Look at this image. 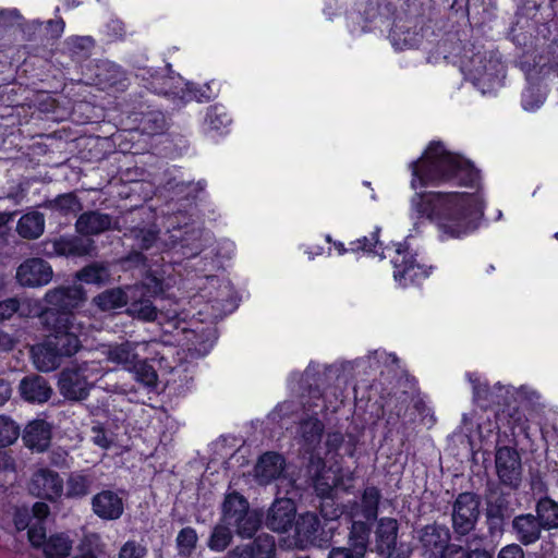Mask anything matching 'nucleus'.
<instances>
[{
    "mask_svg": "<svg viewBox=\"0 0 558 558\" xmlns=\"http://www.w3.org/2000/svg\"><path fill=\"white\" fill-rule=\"evenodd\" d=\"M411 206L420 216L437 227L439 239H460L477 228L483 216L484 201L480 193H416Z\"/></svg>",
    "mask_w": 558,
    "mask_h": 558,
    "instance_id": "f257e3e1",
    "label": "nucleus"
},
{
    "mask_svg": "<svg viewBox=\"0 0 558 558\" xmlns=\"http://www.w3.org/2000/svg\"><path fill=\"white\" fill-rule=\"evenodd\" d=\"M168 340L151 338L142 341V395H148L147 403L151 409L162 407L160 395L169 388L174 393H181L187 387L192 377L186 374L183 365L170 367L168 359L173 355L174 349Z\"/></svg>",
    "mask_w": 558,
    "mask_h": 558,
    "instance_id": "f03ea898",
    "label": "nucleus"
},
{
    "mask_svg": "<svg viewBox=\"0 0 558 558\" xmlns=\"http://www.w3.org/2000/svg\"><path fill=\"white\" fill-rule=\"evenodd\" d=\"M412 172L411 187L416 190L445 183L474 184L478 173L459 155L448 151L440 142H432L421 158L409 165Z\"/></svg>",
    "mask_w": 558,
    "mask_h": 558,
    "instance_id": "7ed1b4c3",
    "label": "nucleus"
},
{
    "mask_svg": "<svg viewBox=\"0 0 558 558\" xmlns=\"http://www.w3.org/2000/svg\"><path fill=\"white\" fill-rule=\"evenodd\" d=\"M160 219L166 227L162 235H159L160 230H156L155 227L147 230L142 229V251L154 248L156 253H161L182 243V246H191L195 251L192 254L198 252L199 245L195 242L201 236L199 230L185 226L186 230L182 231V228L177 226L179 221L177 215L161 217Z\"/></svg>",
    "mask_w": 558,
    "mask_h": 558,
    "instance_id": "20e7f679",
    "label": "nucleus"
},
{
    "mask_svg": "<svg viewBox=\"0 0 558 558\" xmlns=\"http://www.w3.org/2000/svg\"><path fill=\"white\" fill-rule=\"evenodd\" d=\"M40 320L48 331L46 337L66 357L73 356L82 349L83 326L76 323V319H70L69 314L41 312Z\"/></svg>",
    "mask_w": 558,
    "mask_h": 558,
    "instance_id": "39448f33",
    "label": "nucleus"
},
{
    "mask_svg": "<svg viewBox=\"0 0 558 558\" xmlns=\"http://www.w3.org/2000/svg\"><path fill=\"white\" fill-rule=\"evenodd\" d=\"M418 542L424 555L432 558H492L486 550L475 549L468 551L460 546H448L450 532L447 527L438 524H429L417 532Z\"/></svg>",
    "mask_w": 558,
    "mask_h": 558,
    "instance_id": "423d86ee",
    "label": "nucleus"
},
{
    "mask_svg": "<svg viewBox=\"0 0 558 558\" xmlns=\"http://www.w3.org/2000/svg\"><path fill=\"white\" fill-rule=\"evenodd\" d=\"M170 70L168 65H165L161 71L148 70L147 74L149 77H144L145 81H149L146 88L158 95H165L171 97L173 100L181 102H187L192 100L203 101L209 99V96L204 95L193 84L184 82L180 75H168Z\"/></svg>",
    "mask_w": 558,
    "mask_h": 558,
    "instance_id": "0eeeda50",
    "label": "nucleus"
},
{
    "mask_svg": "<svg viewBox=\"0 0 558 558\" xmlns=\"http://www.w3.org/2000/svg\"><path fill=\"white\" fill-rule=\"evenodd\" d=\"M391 263L395 281L403 288L420 283L430 274V267L418 263L409 247L401 243L396 245Z\"/></svg>",
    "mask_w": 558,
    "mask_h": 558,
    "instance_id": "6e6552de",
    "label": "nucleus"
},
{
    "mask_svg": "<svg viewBox=\"0 0 558 558\" xmlns=\"http://www.w3.org/2000/svg\"><path fill=\"white\" fill-rule=\"evenodd\" d=\"M464 74L485 94V85L494 86L500 83L504 73L501 62L484 53L474 54L469 61L462 62Z\"/></svg>",
    "mask_w": 558,
    "mask_h": 558,
    "instance_id": "1a4fd4ad",
    "label": "nucleus"
},
{
    "mask_svg": "<svg viewBox=\"0 0 558 558\" xmlns=\"http://www.w3.org/2000/svg\"><path fill=\"white\" fill-rule=\"evenodd\" d=\"M90 367L87 362L71 364L59 376L60 393L71 401L85 400L92 387L88 381Z\"/></svg>",
    "mask_w": 558,
    "mask_h": 558,
    "instance_id": "9d476101",
    "label": "nucleus"
},
{
    "mask_svg": "<svg viewBox=\"0 0 558 558\" xmlns=\"http://www.w3.org/2000/svg\"><path fill=\"white\" fill-rule=\"evenodd\" d=\"M86 300V292L81 284L60 286L49 290L45 295L48 306L43 312L66 313L70 319H76L73 310Z\"/></svg>",
    "mask_w": 558,
    "mask_h": 558,
    "instance_id": "9b49d317",
    "label": "nucleus"
},
{
    "mask_svg": "<svg viewBox=\"0 0 558 558\" xmlns=\"http://www.w3.org/2000/svg\"><path fill=\"white\" fill-rule=\"evenodd\" d=\"M343 477L344 473L338 465L329 466L328 469L324 466L314 475L315 490L322 498H325L320 511L322 514L328 520H332L339 515L337 509L328 512L327 508L332 507L331 497L333 490L338 487L344 486Z\"/></svg>",
    "mask_w": 558,
    "mask_h": 558,
    "instance_id": "f8f14e48",
    "label": "nucleus"
},
{
    "mask_svg": "<svg viewBox=\"0 0 558 558\" xmlns=\"http://www.w3.org/2000/svg\"><path fill=\"white\" fill-rule=\"evenodd\" d=\"M183 350L187 351L191 359L205 356L214 345L215 332L209 326L196 328H182L175 336Z\"/></svg>",
    "mask_w": 558,
    "mask_h": 558,
    "instance_id": "ddd939ff",
    "label": "nucleus"
},
{
    "mask_svg": "<svg viewBox=\"0 0 558 558\" xmlns=\"http://www.w3.org/2000/svg\"><path fill=\"white\" fill-rule=\"evenodd\" d=\"M480 517V500L472 493L460 494L452 507V525L460 535L470 533Z\"/></svg>",
    "mask_w": 558,
    "mask_h": 558,
    "instance_id": "4468645a",
    "label": "nucleus"
},
{
    "mask_svg": "<svg viewBox=\"0 0 558 558\" xmlns=\"http://www.w3.org/2000/svg\"><path fill=\"white\" fill-rule=\"evenodd\" d=\"M29 492L39 499L56 501L62 496L63 480L58 472L41 468L33 474Z\"/></svg>",
    "mask_w": 558,
    "mask_h": 558,
    "instance_id": "2eb2a0df",
    "label": "nucleus"
},
{
    "mask_svg": "<svg viewBox=\"0 0 558 558\" xmlns=\"http://www.w3.org/2000/svg\"><path fill=\"white\" fill-rule=\"evenodd\" d=\"M496 471L500 482L517 488L521 483L522 466L518 451L510 447H501L496 451Z\"/></svg>",
    "mask_w": 558,
    "mask_h": 558,
    "instance_id": "dca6fc26",
    "label": "nucleus"
},
{
    "mask_svg": "<svg viewBox=\"0 0 558 558\" xmlns=\"http://www.w3.org/2000/svg\"><path fill=\"white\" fill-rule=\"evenodd\" d=\"M52 268L39 257L24 260L17 268L16 279L23 287L36 288L48 284L52 279Z\"/></svg>",
    "mask_w": 558,
    "mask_h": 558,
    "instance_id": "f3484780",
    "label": "nucleus"
},
{
    "mask_svg": "<svg viewBox=\"0 0 558 558\" xmlns=\"http://www.w3.org/2000/svg\"><path fill=\"white\" fill-rule=\"evenodd\" d=\"M295 506L291 498H277L268 510L266 525L276 532H286L295 520Z\"/></svg>",
    "mask_w": 558,
    "mask_h": 558,
    "instance_id": "a211bd4d",
    "label": "nucleus"
},
{
    "mask_svg": "<svg viewBox=\"0 0 558 558\" xmlns=\"http://www.w3.org/2000/svg\"><path fill=\"white\" fill-rule=\"evenodd\" d=\"M94 513L102 520H117L124 510L122 498L114 492L105 489L92 498Z\"/></svg>",
    "mask_w": 558,
    "mask_h": 558,
    "instance_id": "6ab92c4d",
    "label": "nucleus"
},
{
    "mask_svg": "<svg viewBox=\"0 0 558 558\" xmlns=\"http://www.w3.org/2000/svg\"><path fill=\"white\" fill-rule=\"evenodd\" d=\"M52 438V426L46 420H34L29 422L24 430V445L33 451H46Z\"/></svg>",
    "mask_w": 558,
    "mask_h": 558,
    "instance_id": "aec40b11",
    "label": "nucleus"
},
{
    "mask_svg": "<svg viewBox=\"0 0 558 558\" xmlns=\"http://www.w3.org/2000/svg\"><path fill=\"white\" fill-rule=\"evenodd\" d=\"M51 247L57 256L83 257L90 254L94 241L77 235H60L51 241Z\"/></svg>",
    "mask_w": 558,
    "mask_h": 558,
    "instance_id": "412c9836",
    "label": "nucleus"
},
{
    "mask_svg": "<svg viewBox=\"0 0 558 558\" xmlns=\"http://www.w3.org/2000/svg\"><path fill=\"white\" fill-rule=\"evenodd\" d=\"M21 397L29 403H45L52 396L48 380L39 375L26 376L20 383Z\"/></svg>",
    "mask_w": 558,
    "mask_h": 558,
    "instance_id": "4be33fe9",
    "label": "nucleus"
},
{
    "mask_svg": "<svg viewBox=\"0 0 558 558\" xmlns=\"http://www.w3.org/2000/svg\"><path fill=\"white\" fill-rule=\"evenodd\" d=\"M283 469L284 460L280 454L266 452L258 459L254 468V477L259 484L267 485L279 478Z\"/></svg>",
    "mask_w": 558,
    "mask_h": 558,
    "instance_id": "5701e85b",
    "label": "nucleus"
},
{
    "mask_svg": "<svg viewBox=\"0 0 558 558\" xmlns=\"http://www.w3.org/2000/svg\"><path fill=\"white\" fill-rule=\"evenodd\" d=\"M112 217L98 210L81 214L75 222V229L81 235H97L111 229Z\"/></svg>",
    "mask_w": 558,
    "mask_h": 558,
    "instance_id": "b1692460",
    "label": "nucleus"
},
{
    "mask_svg": "<svg viewBox=\"0 0 558 558\" xmlns=\"http://www.w3.org/2000/svg\"><path fill=\"white\" fill-rule=\"evenodd\" d=\"M34 364L40 372H51L57 369L63 357H66L58 347L47 337L41 344L32 349Z\"/></svg>",
    "mask_w": 558,
    "mask_h": 558,
    "instance_id": "393cba45",
    "label": "nucleus"
},
{
    "mask_svg": "<svg viewBox=\"0 0 558 558\" xmlns=\"http://www.w3.org/2000/svg\"><path fill=\"white\" fill-rule=\"evenodd\" d=\"M398 521L393 518H381L376 526V549L380 555L390 556L396 548Z\"/></svg>",
    "mask_w": 558,
    "mask_h": 558,
    "instance_id": "a878e982",
    "label": "nucleus"
},
{
    "mask_svg": "<svg viewBox=\"0 0 558 558\" xmlns=\"http://www.w3.org/2000/svg\"><path fill=\"white\" fill-rule=\"evenodd\" d=\"M512 529L517 539L530 545L539 539L543 527L535 515L527 513L517 515L512 521Z\"/></svg>",
    "mask_w": 558,
    "mask_h": 558,
    "instance_id": "bb28decb",
    "label": "nucleus"
},
{
    "mask_svg": "<svg viewBox=\"0 0 558 558\" xmlns=\"http://www.w3.org/2000/svg\"><path fill=\"white\" fill-rule=\"evenodd\" d=\"M19 234L27 240L38 239L45 230V217L40 211L33 210L22 215L16 225Z\"/></svg>",
    "mask_w": 558,
    "mask_h": 558,
    "instance_id": "cd10ccee",
    "label": "nucleus"
},
{
    "mask_svg": "<svg viewBox=\"0 0 558 558\" xmlns=\"http://www.w3.org/2000/svg\"><path fill=\"white\" fill-rule=\"evenodd\" d=\"M248 510V502L242 495L235 492L230 493L226 496L222 504L221 521L230 525Z\"/></svg>",
    "mask_w": 558,
    "mask_h": 558,
    "instance_id": "c85d7f7f",
    "label": "nucleus"
},
{
    "mask_svg": "<svg viewBox=\"0 0 558 558\" xmlns=\"http://www.w3.org/2000/svg\"><path fill=\"white\" fill-rule=\"evenodd\" d=\"M73 548V541L64 533H54L48 536L43 550L46 558H66Z\"/></svg>",
    "mask_w": 558,
    "mask_h": 558,
    "instance_id": "c756f323",
    "label": "nucleus"
},
{
    "mask_svg": "<svg viewBox=\"0 0 558 558\" xmlns=\"http://www.w3.org/2000/svg\"><path fill=\"white\" fill-rule=\"evenodd\" d=\"M128 301V294L122 288L107 289L93 299V303L102 312L122 308Z\"/></svg>",
    "mask_w": 558,
    "mask_h": 558,
    "instance_id": "7c9ffc66",
    "label": "nucleus"
},
{
    "mask_svg": "<svg viewBox=\"0 0 558 558\" xmlns=\"http://www.w3.org/2000/svg\"><path fill=\"white\" fill-rule=\"evenodd\" d=\"M167 129V118L160 110L149 109L142 112V135L148 137L162 135Z\"/></svg>",
    "mask_w": 558,
    "mask_h": 558,
    "instance_id": "2f4dec72",
    "label": "nucleus"
},
{
    "mask_svg": "<svg viewBox=\"0 0 558 558\" xmlns=\"http://www.w3.org/2000/svg\"><path fill=\"white\" fill-rule=\"evenodd\" d=\"M380 493L376 487H367L362 497V504L355 507L351 515L352 518H363L366 521L373 520L377 515Z\"/></svg>",
    "mask_w": 558,
    "mask_h": 558,
    "instance_id": "473e14b6",
    "label": "nucleus"
},
{
    "mask_svg": "<svg viewBox=\"0 0 558 558\" xmlns=\"http://www.w3.org/2000/svg\"><path fill=\"white\" fill-rule=\"evenodd\" d=\"M45 207L57 211L60 216L76 215L82 209L80 198L73 193L60 194L45 202Z\"/></svg>",
    "mask_w": 558,
    "mask_h": 558,
    "instance_id": "72a5a7b5",
    "label": "nucleus"
},
{
    "mask_svg": "<svg viewBox=\"0 0 558 558\" xmlns=\"http://www.w3.org/2000/svg\"><path fill=\"white\" fill-rule=\"evenodd\" d=\"M93 478L82 472H73L66 481V498H83L90 493Z\"/></svg>",
    "mask_w": 558,
    "mask_h": 558,
    "instance_id": "f704fd0d",
    "label": "nucleus"
},
{
    "mask_svg": "<svg viewBox=\"0 0 558 558\" xmlns=\"http://www.w3.org/2000/svg\"><path fill=\"white\" fill-rule=\"evenodd\" d=\"M537 520L543 529L558 527V504L549 498H542L536 506Z\"/></svg>",
    "mask_w": 558,
    "mask_h": 558,
    "instance_id": "c9c22d12",
    "label": "nucleus"
},
{
    "mask_svg": "<svg viewBox=\"0 0 558 558\" xmlns=\"http://www.w3.org/2000/svg\"><path fill=\"white\" fill-rule=\"evenodd\" d=\"M363 518H353V523L349 536V545L356 550L357 555H365L368 544L369 529L362 521Z\"/></svg>",
    "mask_w": 558,
    "mask_h": 558,
    "instance_id": "e433bc0d",
    "label": "nucleus"
},
{
    "mask_svg": "<svg viewBox=\"0 0 558 558\" xmlns=\"http://www.w3.org/2000/svg\"><path fill=\"white\" fill-rule=\"evenodd\" d=\"M76 278L78 281L87 284L101 286L109 281L110 274L107 267L93 263L83 267L77 274Z\"/></svg>",
    "mask_w": 558,
    "mask_h": 558,
    "instance_id": "4c0bfd02",
    "label": "nucleus"
},
{
    "mask_svg": "<svg viewBox=\"0 0 558 558\" xmlns=\"http://www.w3.org/2000/svg\"><path fill=\"white\" fill-rule=\"evenodd\" d=\"M324 429L323 423L316 417L303 421L299 427L300 437L308 449L319 442Z\"/></svg>",
    "mask_w": 558,
    "mask_h": 558,
    "instance_id": "58836bf2",
    "label": "nucleus"
},
{
    "mask_svg": "<svg viewBox=\"0 0 558 558\" xmlns=\"http://www.w3.org/2000/svg\"><path fill=\"white\" fill-rule=\"evenodd\" d=\"M319 525L318 517L315 513L306 512L300 515L295 523L296 535L301 541L313 542Z\"/></svg>",
    "mask_w": 558,
    "mask_h": 558,
    "instance_id": "ea45409f",
    "label": "nucleus"
},
{
    "mask_svg": "<svg viewBox=\"0 0 558 558\" xmlns=\"http://www.w3.org/2000/svg\"><path fill=\"white\" fill-rule=\"evenodd\" d=\"M259 518L254 511H246L243 515L230 525L235 529V533L241 537H252L259 527Z\"/></svg>",
    "mask_w": 558,
    "mask_h": 558,
    "instance_id": "a19ab883",
    "label": "nucleus"
},
{
    "mask_svg": "<svg viewBox=\"0 0 558 558\" xmlns=\"http://www.w3.org/2000/svg\"><path fill=\"white\" fill-rule=\"evenodd\" d=\"M350 251H363L380 258L385 257L383 244L378 241V231L371 233V236H363L350 243Z\"/></svg>",
    "mask_w": 558,
    "mask_h": 558,
    "instance_id": "79ce46f5",
    "label": "nucleus"
},
{
    "mask_svg": "<svg viewBox=\"0 0 558 558\" xmlns=\"http://www.w3.org/2000/svg\"><path fill=\"white\" fill-rule=\"evenodd\" d=\"M231 525L221 523L217 524L208 541V547L215 551L225 550L232 539Z\"/></svg>",
    "mask_w": 558,
    "mask_h": 558,
    "instance_id": "37998d69",
    "label": "nucleus"
},
{
    "mask_svg": "<svg viewBox=\"0 0 558 558\" xmlns=\"http://www.w3.org/2000/svg\"><path fill=\"white\" fill-rule=\"evenodd\" d=\"M204 124L207 130L222 131L230 124V119L222 107L214 106L207 110Z\"/></svg>",
    "mask_w": 558,
    "mask_h": 558,
    "instance_id": "c03bdc74",
    "label": "nucleus"
},
{
    "mask_svg": "<svg viewBox=\"0 0 558 558\" xmlns=\"http://www.w3.org/2000/svg\"><path fill=\"white\" fill-rule=\"evenodd\" d=\"M163 292V280L159 269L147 270L142 274V296L147 293L149 295H158Z\"/></svg>",
    "mask_w": 558,
    "mask_h": 558,
    "instance_id": "a18cd8bd",
    "label": "nucleus"
},
{
    "mask_svg": "<svg viewBox=\"0 0 558 558\" xmlns=\"http://www.w3.org/2000/svg\"><path fill=\"white\" fill-rule=\"evenodd\" d=\"M20 435V426L9 416L0 415V447L12 445Z\"/></svg>",
    "mask_w": 558,
    "mask_h": 558,
    "instance_id": "49530a36",
    "label": "nucleus"
},
{
    "mask_svg": "<svg viewBox=\"0 0 558 558\" xmlns=\"http://www.w3.org/2000/svg\"><path fill=\"white\" fill-rule=\"evenodd\" d=\"M197 533L192 527L182 529L177 536V546L179 554L189 557L197 544Z\"/></svg>",
    "mask_w": 558,
    "mask_h": 558,
    "instance_id": "de8ad7c7",
    "label": "nucleus"
},
{
    "mask_svg": "<svg viewBox=\"0 0 558 558\" xmlns=\"http://www.w3.org/2000/svg\"><path fill=\"white\" fill-rule=\"evenodd\" d=\"M248 547L254 558H272L275 554V541L269 535H259Z\"/></svg>",
    "mask_w": 558,
    "mask_h": 558,
    "instance_id": "09e8293b",
    "label": "nucleus"
},
{
    "mask_svg": "<svg viewBox=\"0 0 558 558\" xmlns=\"http://www.w3.org/2000/svg\"><path fill=\"white\" fill-rule=\"evenodd\" d=\"M545 100L544 94L539 88L529 86L522 95V106L526 111H534L538 109Z\"/></svg>",
    "mask_w": 558,
    "mask_h": 558,
    "instance_id": "8fccbe9b",
    "label": "nucleus"
},
{
    "mask_svg": "<svg viewBox=\"0 0 558 558\" xmlns=\"http://www.w3.org/2000/svg\"><path fill=\"white\" fill-rule=\"evenodd\" d=\"M27 536L31 545L36 549H43L48 541L44 523H35L28 527Z\"/></svg>",
    "mask_w": 558,
    "mask_h": 558,
    "instance_id": "3c124183",
    "label": "nucleus"
},
{
    "mask_svg": "<svg viewBox=\"0 0 558 558\" xmlns=\"http://www.w3.org/2000/svg\"><path fill=\"white\" fill-rule=\"evenodd\" d=\"M141 313H142V320H145L148 323H154L155 320H157V324L154 325V329L153 330L147 329V331H154L155 327H158L161 325L162 314L158 313L155 306H151V304L148 301H144L143 299H142Z\"/></svg>",
    "mask_w": 558,
    "mask_h": 558,
    "instance_id": "603ef678",
    "label": "nucleus"
},
{
    "mask_svg": "<svg viewBox=\"0 0 558 558\" xmlns=\"http://www.w3.org/2000/svg\"><path fill=\"white\" fill-rule=\"evenodd\" d=\"M20 308V301L16 298H10L0 301V322L10 319Z\"/></svg>",
    "mask_w": 558,
    "mask_h": 558,
    "instance_id": "864d4df0",
    "label": "nucleus"
},
{
    "mask_svg": "<svg viewBox=\"0 0 558 558\" xmlns=\"http://www.w3.org/2000/svg\"><path fill=\"white\" fill-rule=\"evenodd\" d=\"M92 439L93 442L102 448V449H109L112 441L107 436V430L102 425H95L92 427Z\"/></svg>",
    "mask_w": 558,
    "mask_h": 558,
    "instance_id": "5fc2aeb1",
    "label": "nucleus"
},
{
    "mask_svg": "<svg viewBox=\"0 0 558 558\" xmlns=\"http://www.w3.org/2000/svg\"><path fill=\"white\" fill-rule=\"evenodd\" d=\"M469 381L473 386L474 399H486L488 393V388L486 384L481 383V378L476 374H468Z\"/></svg>",
    "mask_w": 558,
    "mask_h": 558,
    "instance_id": "6e6d98bb",
    "label": "nucleus"
},
{
    "mask_svg": "<svg viewBox=\"0 0 558 558\" xmlns=\"http://www.w3.org/2000/svg\"><path fill=\"white\" fill-rule=\"evenodd\" d=\"M65 23L62 17L46 22V31L52 39H59L64 32Z\"/></svg>",
    "mask_w": 558,
    "mask_h": 558,
    "instance_id": "4d7b16f0",
    "label": "nucleus"
},
{
    "mask_svg": "<svg viewBox=\"0 0 558 558\" xmlns=\"http://www.w3.org/2000/svg\"><path fill=\"white\" fill-rule=\"evenodd\" d=\"M107 34L112 39H122L125 36V26L119 20H111L106 25Z\"/></svg>",
    "mask_w": 558,
    "mask_h": 558,
    "instance_id": "13d9d810",
    "label": "nucleus"
},
{
    "mask_svg": "<svg viewBox=\"0 0 558 558\" xmlns=\"http://www.w3.org/2000/svg\"><path fill=\"white\" fill-rule=\"evenodd\" d=\"M498 558H524V551L518 544H510L501 548Z\"/></svg>",
    "mask_w": 558,
    "mask_h": 558,
    "instance_id": "bf43d9fd",
    "label": "nucleus"
},
{
    "mask_svg": "<svg viewBox=\"0 0 558 558\" xmlns=\"http://www.w3.org/2000/svg\"><path fill=\"white\" fill-rule=\"evenodd\" d=\"M363 555H357L355 549L351 547H335L329 551L328 558H362Z\"/></svg>",
    "mask_w": 558,
    "mask_h": 558,
    "instance_id": "052dcab7",
    "label": "nucleus"
},
{
    "mask_svg": "<svg viewBox=\"0 0 558 558\" xmlns=\"http://www.w3.org/2000/svg\"><path fill=\"white\" fill-rule=\"evenodd\" d=\"M49 506L45 502L37 501L32 507L33 517L38 521L37 523H44L49 515Z\"/></svg>",
    "mask_w": 558,
    "mask_h": 558,
    "instance_id": "680f3d73",
    "label": "nucleus"
},
{
    "mask_svg": "<svg viewBox=\"0 0 558 558\" xmlns=\"http://www.w3.org/2000/svg\"><path fill=\"white\" fill-rule=\"evenodd\" d=\"M343 442V435L339 432L327 434L326 447L328 452L337 451Z\"/></svg>",
    "mask_w": 558,
    "mask_h": 558,
    "instance_id": "e2e57ef3",
    "label": "nucleus"
},
{
    "mask_svg": "<svg viewBox=\"0 0 558 558\" xmlns=\"http://www.w3.org/2000/svg\"><path fill=\"white\" fill-rule=\"evenodd\" d=\"M94 43L90 36H76L71 38L73 48L78 50H89L94 46Z\"/></svg>",
    "mask_w": 558,
    "mask_h": 558,
    "instance_id": "0e129e2a",
    "label": "nucleus"
},
{
    "mask_svg": "<svg viewBox=\"0 0 558 558\" xmlns=\"http://www.w3.org/2000/svg\"><path fill=\"white\" fill-rule=\"evenodd\" d=\"M119 558H140L135 544L133 542L124 544L119 553Z\"/></svg>",
    "mask_w": 558,
    "mask_h": 558,
    "instance_id": "69168bd1",
    "label": "nucleus"
},
{
    "mask_svg": "<svg viewBox=\"0 0 558 558\" xmlns=\"http://www.w3.org/2000/svg\"><path fill=\"white\" fill-rule=\"evenodd\" d=\"M228 558H254L253 550L248 546L236 547L230 551Z\"/></svg>",
    "mask_w": 558,
    "mask_h": 558,
    "instance_id": "338daca9",
    "label": "nucleus"
},
{
    "mask_svg": "<svg viewBox=\"0 0 558 558\" xmlns=\"http://www.w3.org/2000/svg\"><path fill=\"white\" fill-rule=\"evenodd\" d=\"M11 386L9 381L0 379V405L4 404L11 397Z\"/></svg>",
    "mask_w": 558,
    "mask_h": 558,
    "instance_id": "774afa93",
    "label": "nucleus"
}]
</instances>
